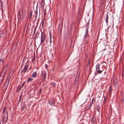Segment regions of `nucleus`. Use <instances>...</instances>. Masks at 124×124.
Instances as JSON below:
<instances>
[{
  "label": "nucleus",
  "instance_id": "f257e3e1",
  "mask_svg": "<svg viewBox=\"0 0 124 124\" xmlns=\"http://www.w3.org/2000/svg\"><path fill=\"white\" fill-rule=\"evenodd\" d=\"M14 72V70H11L10 71L7 77L5 83L3 85V86H4L5 85H6V88L8 87L10 78L12 76Z\"/></svg>",
  "mask_w": 124,
  "mask_h": 124
},
{
  "label": "nucleus",
  "instance_id": "052dcab7",
  "mask_svg": "<svg viewBox=\"0 0 124 124\" xmlns=\"http://www.w3.org/2000/svg\"><path fill=\"white\" fill-rule=\"evenodd\" d=\"M19 86H20L19 85Z\"/></svg>",
  "mask_w": 124,
  "mask_h": 124
},
{
  "label": "nucleus",
  "instance_id": "7c9ffc66",
  "mask_svg": "<svg viewBox=\"0 0 124 124\" xmlns=\"http://www.w3.org/2000/svg\"><path fill=\"white\" fill-rule=\"evenodd\" d=\"M90 62V59H89L88 60V64L89 65Z\"/></svg>",
  "mask_w": 124,
  "mask_h": 124
},
{
  "label": "nucleus",
  "instance_id": "e433bc0d",
  "mask_svg": "<svg viewBox=\"0 0 124 124\" xmlns=\"http://www.w3.org/2000/svg\"><path fill=\"white\" fill-rule=\"evenodd\" d=\"M108 13H107V15L106 16V19H108Z\"/></svg>",
  "mask_w": 124,
  "mask_h": 124
},
{
  "label": "nucleus",
  "instance_id": "c756f323",
  "mask_svg": "<svg viewBox=\"0 0 124 124\" xmlns=\"http://www.w3.org/2000/svg\"><path fill=\"white\" fill-rule=\"evenodd\" d=\"M23 73H25V72H26V71H27V69H23Z\"/></svg>",
  "mask_w": 124,
  "mask_h": 124
},
{
  "label": "nucleus",
  "instance_id": "f8f14e48",
  "mask_svg": "<svg viewBox=\"0 0 124 124\" xmlns=\"http://www.w3.org/2000/svg\"><path fill=\"white\" fill-rule=\"evenodd\" d=\"M33 80V79L31 77L29 78L27 80V82L28 83L29 82H30Z\"/></svg>",
  "mask_w": 124,
  "mask_h": 124
},
{
  "label": "nucleus",
  "instance_id": "ddd939ff",
  "mask_svg": "<svg viewBox=\"0 0 124 124\" xmlns=\"http://www.w3.org/2000/svg\"><path fill=\"white\" fill-rule=\"evenodd\" d=\"M19 13H20V16L21 15V16L22 15H23V10L22 9H21L19 11Z\"/></svg>",
  "mask_w": 124,
  "mask_h": 124
},
{
  "label": "nucleus",
  "instance_id": "f704fd0d",
  "mask_svg": "<svg viewBox=\"0 0 124 124\" xmlns=\"http://www.w3.org/2000/svg\"><path fill=\"white\" fill-rule=\"evenodd\" d=\"M36 28H35L34 29V31L33 32V34H34L35 32V31H36Z\"/></svg>",
  "mask_w": 124,
  "mask_h": 124
},
{
  "label": "nucleus",
  "instance_id": "423d86ee",
  "mask_svg": "<svg viewBox=\"0 0 124 124\" xmlns=\"http://www.w3.org/2000/svg\"><path fill=\"white\" fill-rule=\"evenodd\" d=\"M46 71L45 70L43 71L42 72V75L43 76V78H46Z\"/></svg>",
  "mask_w": 124,
  "mask_h": 124
},
{
  "label": "nucleus",
  "instance_id": "a878e982",
  "mask_svg": "<svg viewBox=\"0 0 124 124\" xmlns=\"http://www.w3.org/2000/svg\"><path fill=\"white\" fill-rule=\"evenodd\" d=\"M21 89V88L20 87V88H18L17 89V90H16V92H17L18 91L19 92Z\"/></svg>",
  "mask_w": 124,
  "mask_h": 124
},
{
  "label": "nucleus",
  "instance_id": "4be33fe9",
  "mask_svg": "<svg viewBox=\"0 0 124 124\" xmlns=\"http://www.w3.org/2000/svg\"><path fill=\"white\" fill-rule=\"evenodd\" d=\"M7 108L6 106H5L3 108V111L2 113V114L4 113L5 111V110Z\"/></svg>",
  "mask_w": 124,
  "mask_h": 124
},
{
  "label": "nucleus",
  "instance_id": "2f4dec72",
  "mask_svg": "<svg viewBox=\"0 0 124 124\" xmlns=\"http://www.w3.org/2000/svg\"><path fill=\"white\" fill-rule=\"evenodd\" d=\"M114 85L115 86H116L117 85V83L116 82H115L114 84Z\"/></svg>",
  "mask_w": 124,
  "mask_h": 124
},
{
  "label": "nucleus",
  "instance_id": "58836bf2",
  "mask_svg": "<svg viewBox=\"0 0 124 124\" xmlns=\"http://www.w3.org/2000/svg\"><path fill=\"white\" fill-rule=\"evenodd\" d=\"M50 43H52L51 39H50Z\"/></svg>",
  "mask_w": 124,
  "mask_h": 124
},
{
  "label": "nucleus",
  "instance_id": "6ab92c4d",
  "mask_svg": "<svg viewBox=\"0 0 124 124\" xmlns=\"http://www.w3.org/2000/svg\"><path fill=\"white\" fill-rule=\"evenodd\" d=\"M81 14H80L79 12L78 13V14L77 18L78 19H79V20H80V17L81 16Z\"/></svg>",
  "mask_w": 124,
  "mask_h": 124
},
{
  "label": "nucleus",
  "instance_id": "603ef678",
  "mask_svg": "<svg viewBox=\"0 0 124 124\" xmlns=\"http://www.w3.org/2000/svg\"><path fill=\"white\" fill-rule=\"evenodd\" d=\"M72 45V41H71V45Z\"/></svg>",
  "mask_w": 124,
  "mask_h": 124
},
{
  "label": "nucleus",
  "instance_id": "c85d7f7f",
  "mask_svg": "<svg viewBox=\"0 0 124 124\" xmlns=\"http://www.w3.org/2000/svg\"><path fill=\"white\" fill-rule=\"evenodd\" d=\"M52 85L54 87H55L56 86V84L55 82H53L52 83Z\"/></svg>",
  "mask_w": 124,
  "mask_h": 124
},
{
  "label": "nucleus",
  "instance_id": "9d476101",
  "mask_svg": "<svg viewBox=\"0 0 124 124\" xmlns=\"http://www.w3.org/2000/svg\"><path fill=\"white\" fill-rule=\"evenodd\" d=\"M112 90H113V89H112V87L110 85V86L109 89L108 90L109 93V94H110V95L112 93L111 92L112 91Z\"/></svg>",
  "mask_w": 124,
  "mask_h": 124
},
{
  "label": "nucleus",
  "instance_id": "393cba45",
  "mask_svg": "<svg viewBox=\"0 0 124 124\" xmlns=\"http://www.w3.org/2000/svg\"><path fill=\"white\" fill-rule=\"evenodd\" d=\"M122 78H124V70H123L122 71Z\"/></svg>",
  "mask_w": 124,
  "mask_h": 124
},
{
  "label": "nucleus",
  "instance_id": "8fccbe9b",
  "mask_svg": "<svg viewBox=\"0 0 124 124\" xmlns=\"http://www.w3.org/2000/svg\"><path fill=\"white\" fill-rule=\"evenodd\" d=\"M23 70H22V71L21 72V73H22L23 72Z\"/></svg>",
  "mask_w": 124,
  "mask_h": 124
},
{
  "label": "nucleus",
  "instance_id": "aec40b11",
  "mask_svg": "<svg viewBox=\"0 0 124 124\" xmlns=\"http://www.w3.org/2000/svg\"><path fill=\"white\" fill-rule=\"evenodd\" d=\"M122 105L124 106V96H122Z\"/></svg>",
  "mask_w": 124,
  "mask_h": 124
},
{
  "label": "nucleus",
  "instance_id": "c03bdc74",
  "mask_svg": "<svg viewBox=\"0 0 124 124\" xmlns=\"http://www.w3.org/2000/svg\"><path fill=\"white\" fill-rule=\"evenodd\" d=\"M88 43V40H87L86 41V43L87 44Z\"/></svg>",
  "mask_w": 124,
  "mask_h": 124
},
{
  "label": "nucleus",
  "instance_id": "37998d69",
  "mask_svg": "<svg viewBox=\"0 0 124 124\" xmlns=\"http://www.w3.org/2000/svg\"><path fill=\"white\" fill-rule=\"evenodd\" d=\"M41 89L39 90V93H40V94L41 93Z\"/></svg>",
  "mask_w": 124,
  "mask_h": 124
},
{
  "label": "nucleus",
  "instance_id": "a211bd4d",
  "mask_svg": "<svg viewBox=\"0 0 124 124\" xmlns=\"http://www.w3.org/2000/svg\"><path fill=\"white\" fill-rule=\"evenodd\" d=\"M100 108V106L97 105V110L98 112H99V109Z\"/></svg>",
  "mask_w": 124,
  "mask_h": 124
},
{
  "label": "nucleus",
  "instance_id": "4468645a",
  "mask_svg": "<svg viewBox=\"0 0 124 124\" xmlns=\"http://www.w3.org/2000/svg\"><path fill=\"white\" fill-rule=\"evenodd\" d=\"M89 25V21H88V23H86L85 25V27L86 28V29H87V31L88 30Z\"/></svg>",
  "mask_w": 124,
  "mask_h": 124
},
{
  "label": "nucleus",
  "instance_id": "5701e85b",
  "mask_svg": "<svg viewBox=\"0 0 124 124\" xmlns=\"http://www.w3.org/2000/svg\"><path fill=\"white\" fill-rule=\"evenodd\" d=\"M104 102L105 103L107 101V99L105 97H104Z\"/></svg>",
  "mask_w": 124,
  "mask_h": 124
},
{
  "label": "nucleus",
  "instance_id": "bf43d9fd",
  "mask_svg": "<svg viewBox=\"0 0 124 124\" xmlns=\"http://www.w3.org/2000/svg\"><path fill=\"white\" fill-rule=\"evenodd\" d=\"M92 119H93V117H92Z\"/></svg>",
  "mask_w": 124,
  "mask_h": 124
},
{
  "label": "nucleus",
  "instance_id": "09e8293b",
  "mask_svg": "<svg viewBox=\"0 0 124 124\" xmlns=\"http://www.w3.org/2000/svg\"><path fill=\"white\" fill-rule=\"evenodd\" d=\"M72 10H73L74 11L75 10V8L73 7V8H72Z\"/></svg>",
  "mask_w": 124,
  "mask_h": 124
},
{
  "label": "nucleus",
  "instance_id": "13d9d810",
  "mask_svg": "<svg viewBox=\"0 0 124 124\" xmlns=\"http://www.w3.org/2000/svg\"><path fill=\"white\" fill-rule=\"evenodd\" d=\"M30 69V68L29 69V70Z\"/></svg>",
  "mask_w": 124,
  "mask_h": 124
},
{
  "label": "nucleus",
  "instance_id": "f03ea898",
  "mask_svg": "<svg viewBox=\"0 0 124 124\" xmlns=\"http://www.w3.org/2000/svg\"><path fill=\"white\" fill-rule=\"evenodd\" d=\"M100 65L99 64H98L96 66V71L95 73V74H100L103 71V70H100Z\"/></svg>",
  "mask_w": 124,
  "mask_h": 124
},
{
  "label": "nucleus",
  "instance_id": "ea45409f",
  "mask_svg": "<svg viewBox=\"0 0 124 124\" xmlns=\"http://www.w3.org/2000/svg\"><path fill=\"white\" fill-rule=\"evenodd\" d=\"M46 11H44V16H45V15H46Z\"/></svg>",
  "mask_w": 124,
  "mask_h": 124
},
{
  "label": "nucleus",
  "instance_id": "72a5a7b5",
  "mask_svg": "<svg viewBox=\"0 0 124 124\" xmlns=\"http://www.w3.org/2000/svg\"><path fill=\"white\" fill-rule=\"evenodd\" d=\"M106 23L107 24L108 23V19H106Z\"/></svg>",
  "mask_w": 124,
  "mask_h": 124
},
{
  "label": "nucleus",
  "instance_id": "1a4fd4ad",
  "mask_svg": "<svg viewBox=\"0 0 124 124\" xmlns=\"http://www.w3.org/2000/svg\"><path fill=\"white\" fill-rule=\"evenodd\" d=\"M49 103L51 105L54 106V105L55 101H54L52 100L49 101Z\"/></svg>",
  "mask_w": 124,
  "mask_h": 124
},
{
  "label": "nucleus",
  "instance_id": "6e6d98bb",
  "mask_svg": "<svg viewBox=\"0 0 124 124\" xmlns=\"http://www.w3.org/2000/svg\"><path fill=\"white\" fill-rule=\"evenodd\" d=\"M91 104H90V107H91Z\"/></svg>",
  "mask_w": 124,
  "mask_h": 124
},
{
  "label": "nucleus",
  "instance_id": "5fc2aeb1",
  "mask_svg": "<svg viewBox=\"0 0 124 124\" xmlns=\"http://www.w3.org/2000/svg\"><path fill=\"white\" fill-rule=\"evenodd\" d=\"M20 100L21 99H19V102L20 101Z\"/></svg>",
  "mask_w": 124,
  "mask_h": 124
},
{
  "label": "nucleus",
  "instance_id": "4d7b16f0",
  "mask_svg": "<svg viewBox=\"0 0 124 124\" xmlns=\"http://www.w3.org/2000/svg\"><path fill=\"white\" fill-rule=\"evenodd\" d=\"M93 120H94L95 121V120H94V119H93Z\"/></svg>",
  "mask_w": 124,
  "mask_h": 124
},
{
  "label": "nucleus",
  "instance_id": "c9c22d12",
  "mask_svg": "<svg viewBox=\"0 0 124 124\" xmlns=\"http://www.w3.org/2000/svg\"><path fill=\"white\" fill-rule=\"evenodd\" d=\"M44 0H41V4L42 5V3L44 2Z\"/></svg>",
  "mask_w": 124,
  "mask_h": 124
},
{
  "label": "nucleus",
  "instance_id": "3c124183",
  "mask_svg": "<svg viewBox=\"0 0 124 124\" xmlns=\"http://www.w3.org/2000/svg\"><path fill=\"white\" fill-rule=\"evenodd\" d=\"M106 63V62H102L101 63Z\"/></svg>",
  "mask_w": 124,
  "mask_h": 124
},
{
  "label": "nucleus",
  "instance_id": "79ce46f5",
  "mask_svg": "<svg viewBox=\"0 0 124 124\" xmlns=\"http://www.w3.org/2000/svg\"><path fill=\"white\" fill-rule=\"evenodd\" d=\"M42 4H43V5H45V2H44H44H43V3H42Z\"/></svg>",
  "mask_w": 124,
  "mask_h": 124
},
{
  "label": "nucleus",
  "instance_id": "2eb2a0df",
  "mask_svg": "<svg viewBox=\"0 0 124 124\" xmlns=\"http://www.w3.org/2000/svg\"><path fill=\"white\" fill-rule=\"evenodd\" d=\"M45 17H44L42 22V28L44 26V21L45 20Z\"/></svg>",
  "mask_w": 124,
  "mask_h": 124
},
{
  "label": "nucleus",
  "instance_id": "6e6552de",
  "mask_svg": "<svg viewBox=\"0 0 124 124\" xmlns=\"http://www.w3.org/2000/svg\"><path fill=\"white\" fill-rule=\"evenodd\" d=\"M4 75H2V74H1L0 75V83L2 84V79L4 78Z\"/></svg>",
  "mask_w": 124,
  "mask_h": 124
},
{
  "label": "nucleus",
  "instance_id": "bb28decb",
  "mask_svg": "<svg viewBox=\"0 0 124 124\" xmlns=\"http://www.w3.org/2000/svg\"><path fill=\"white\" fill-rule=\"evenodd\" d=\"M25 81L24 82H23V84H22V85L21 86V87L20 88H22L23 87V86H24V84H25Z\"/></svg>",
  "mask_w": 124,
  "mask_h": 124
},
{
  "label": "nucleus",
  "instance_id": "0eeeda50",
  "mask_svg": "<svg viewBox=\"0 0 124 124\" xmlns=\"http://www.w3.org/2000/svg\"><path fill=\"white\" fill-rule=\"evenodd\" d=\"M37 75V72L36 71H35L32 73L31 75V77L33 78H35L36 77Z\"/></svg>",
  "mask_w": 124,
  "mask_h": 124
},
{
  "label": "nucleus",
  "instance_id": "b1692460",
  "mask_svg": "<svg viewBox=\"0 0 124 124\" xmlns=\"http://www.w3.org/2000/svg\"><path fill=\"white\" fill-rule=\"evenodd\" d=\"M28 66H29L28 65H25L24 66V69H25L27 70L28 67Z\"/></svg>",
  "mask_w": 124,
  "mask_h": 124
},
{
  "label": "nucleus",
  "instance_id": "a18cd8bd",
  "mask_svg": "<svg viewBox=\"0 0 124 124\" xmlns=\"http://www.w3.org/2000/svg\"><path fill=\"white\" fill-rule=\"evenodd\" d=\"M45 78H43V81H45Z\"/></svg>",
  "mask_w": 124,
  "mask_h": 124
},
{
  "label": "nucleus",
  "instance_id": "412c9836",
  "mask_svg": "<svg viewBox=\"0 0 124 124\" xmlns=\"http://www.w3.org/2000/svg\"><path fill=\"white\" fill-rule=\"evenodd\" d=\"M35 19H36L37 16V14H38V12L37 10V8L36 11H35Z\"/></svg>",
  "mask_w": 124,
  "mask_h": 124
},
{
  "label": "nucleus",
  "instance_id": "dca6fc26",
  "mask_svg": "<svg viewBox=\"0 0 124 124\" xmlns=\"http://www.w3.org/2000/svg\"><path fill=\"white\" fill-rule=\"evenodd\" d=\"M25 106L26 105H23L21 108V111H23L24 109L25 108Z\"/></svg>",
  "mask_w": 124,
  "mask_h": 124
},
{
  "label": "nucleus",
  "instance_id": "473e14b6",
  "mask_svg": "<svg viewBox=\"0 0 124 124\" xmlns=\"http://www.w3.org/2000/svg\"><path fill=\"white\" fill-rule=\"evenodd\" d=\"M49 35H50V39H51L52 36L51 33L50 32L49 33Z\"/></svg>",
  "mask_w": 124,
  "mask_h": 124
},
{
  "label": "nucleus",
  "instance_id": "39448f33",
  "mask_svg": "<svg viewBox=\"0 0 124 124\" xmlns=\"http://www.w3.org/2000/svg\"><path fill=\"white\" fill-rule=\"evenodd\" d=\"M32 11L30 10V12H29L28 13V17L30 20L32 18Z\"/></svg>",
  "mask_w": 124,
  "mask_h": 124
},
{
  "label": "nucleus",
  "instance_id": "7ed1b4c3",
  "mask_svg": "<svg viewBox=\"0 0 124 124\" xmlns=\"http://www.w3.org/2000/svg\"><path fill=\"white\" fill-rule=\"evenodd\" d=\"M46 39V36L45 33L43 32L41 33L40 44L43 43L45 41Z\"/></svg>",
  "mask_w": 124,
  "mask_h": 124
},
{
  "label": "nucleus",
  "instance_id": "9b49d317",
  "mask_svg": "<svg viewBox=\"0 0 124 124\" xmlns=\"http://www.w3.org/2000/svg\"><path fill=\"white\" fill-rule=\"evenodd\" d=\"M39 32H38L36 33L35 38V41L36 39H37L38 38V36L39 35Z\"/></svg>",
  "mask_w": 124,
  "mask_h": 124
},
{
  "label": "nucleus",
  "instance_id": "680f3d73",
  "mask_svg": "<svg viewBox=\"0 0 124 124\" xmlns=\"http://www.w3.org/2000/svg\"><path fill=\"white\" fill-rule=\"evenodd\" d=\"M29 72V71H27V72Z\"/></svg>",
  "mask_w": 124,
  "mask_h": 124
},
{
  "label": "nucleus",
  "instance_id": "f3484780",
  "mask_svg": "<svg viewBox=\"0 0 124 124\" xmlns=\"http://www.w3.org/2000/svg\"><path fill=\"white\" fill-rule=\"evenodd\" d=\"M103 14H104V12L102 14V15H100V17L99 20H100V21H101L102 19V17H103Z\"/></svg>",
  "mask_w": 124,
  "mask_h": 124
},
{
  "label": "nucleus",
  "instance_id": "49530a36",
  "mask_svg": "<svg viewBox=\"0 0 124 124\" xmlns=\"http://www.w3.org/2000/svg\"><path fill=\"white\" fill-rule=\"evenodd\" d=\"M1 10H2V11H3V9H2V5L1 4Z\"/></svg>",
  "mask_w": 124,
  "mask_h": 124
},
{
  "label": "nucleus",
  "instance_id": "864d4df0",
  "mask_svg": "<svg viewBox=\"0 0 124 124\" xmlns=\"http://www.w3.org/2000/svg\"><path fill=\"white\" fill-rule=\"evenodd\" d=\"M1 120H0V124H1Z\"/></svg>",
  "mask_w": 124,
  "mask_h": 124
},
{
  "label": "nucleus",
  "instance_id": "cd10ccee",
  "mask_svg": "<svg viewBox=\"0 0 124 124\" xmlns=\"http://www.w3.org/2000/svg\"><path fill=\"white\" fill-rule=\"evenodd\" d=\"M35 54H34V56L33 57V59H32V62H33L35 60Z\"/></svg>",
  "mask_w": 124,
  "mask_h": 124
},
{
  "label": "nucleus",
  "instance_id": "de8ad7c7",
  "mask_svg": "<svg viewBox=\"0 0 124 124\" xmlns=\"http://www.w3.org/2000/svg\"><path fill=\"white\" fill-rule=\"evenodd\" d=\"M88 30L87 31V29H86V33H87V32H88Z\"/></svg>",
  "mask_w": 124,
  "mask_h": 124
},
{
  "label": "nucleus",
  "instance_id": "4c0bfd02",
  "mask_svg": "<svg viewBox=\"0 0 124 124\" xmlns=\"http://www.w3.org/2000/svg\"><path fill=\"white\" fill-rule=\"evenodd\" d=\"M45 67L46 69H47L48 67V65L46 64H45Z\"/></svg>",
  "mask_w": 124,
  "mask_h": 124
},
{
  "label": "nucleus",
  "instance_id": "a19ab883",
  "mask_svg": "<svg viewBox=\"0 0 124 124\" xmlns=\"http://www.w3.org/2000/svg\"><path fill=\"white\" fill-rule=\"evenodd\" d=\"M22 95H21L20 96V99H21L22 97Z\"/></svg>",
  "mask_w": 124,
  "mask_h": 124
},
{
  "label": "nucleus",
  "instance_id": "20e7f679",
  "mask_svg": "<svg viewBox=\"0 0 124 124\" xmlns=\"http://www.w3.org/2000/svg\"><path fill=\"white\" fill-rule=\"evenodd\" d=\"M8 112H7L6 113H5L2 117L3 121H5V123H6L8 120Z\"/></svg>",
  "mask_w": 124,
  "mask_h": 124
}]
</instances>
